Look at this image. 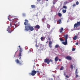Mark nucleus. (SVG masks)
Here are the masks:
<instances>
[{"instance_id": "17", "label": "nucleus", "mask_w": 80, "mask_h": 80, "mask_svg": "<svg viewBox=\"0 0 80 80\" xmlns=\"http://www.w3.org/2000/svg\"><path fill=\"white\" fill-rule=\"evenodd\" d=\"M73 39L74 40H76L77 39V36H75L73 38Z\"/></svg>"}, {"instance_id": "21", "label": "nucleus", "mask_w": 80, "mask_h": 80, "mask_svg": "<svg viewBox=\"0 0 80 80\" xmlns=\"http://www.w3.org/2000/svg\"><path fill=\"white\" fill-rule=\"evenodd\" d=\"M59 40H60L61 42H63V41H64V40L62 38H60Z\"/></svg>"}, {"instance_id": "7", "label": "nucleus", "mask_w": 80, "mask_h": 80, "mask_svg": "<svg viewBox=\"0 0 80 80\" xmlns=\"http://www.w3.org/2000/svg\"><path fill=\"white\" fill-rule=\"evenodd\" d=\"M10 27H12L14 29H15V28H17V26H16V25L15 24H14L12 25V23H10Z\"/></svg>"}, {"instance_id": "27", "label": "nucleus", "mask_w": 80, "mask_h": 80, "mask_svg": "<svg viewBox=\"0 0 80 80\" xmlns=\"http://www.w3.org/2000/svg\"><path fill=\"white\" fill-rule=\"evenodd\" d=\"M22 56V53L19 52V57H21Z\"/></svg>"}, {"instance_id": "43", "label": "nucleus", "mask_w": 80, "mask_h": 80, "mask_svg": "<svg viewBox=\"0 0 80 80\" xmlns=\"http://www.w3.org/2000/svg\"><path fill=\"white\" fill-rule=\"evenodd\" d=\"M59 62L61 61V59H59Z\"/></svg>"}, {"instance_id": "49", "label": "nucleus", "mask_w": 80, "mask_h": 80, "mask_svg": "<svg viewBox=\"0 0 80 80\" xmlns=\"http://www.w3.org/2000/svg\"><path fill=\"white\" fill-rule=\"evenodd\" d=\"M48 0H46V1H48Z\"/></svg>"}, {"instance_id": "19", "label": "nucleus", "mask_w": 80, "mask_h": 80, "mask_svg": "<svg viewBox=\"0 0 80 80\" xmlns=\"http://www.w3.org/2000/svg\"><path fill=\"white\" fill-rule=\"evenodd\" d=\"M62 12L63 13H65L66 12H67V10L66 9H63L62 10Z\"/></svg>"}, {"instance_id": "45", "label": "nucleus", "mask_w": 80, "mask_h": 80, "mask_svg": "<svg viewBox=\"0 0 80 80\" xmlns=\"http://www.w3.org/2000/svg\"><path fill=\"white\" fill-rule=\"evenodd\" d=\"M18 47H19V48H20V46H18Z\"/></svg>"}, {"instance_id": "3", "label": "nucleus", "mask_w": 80, "mask_h": 80, "mask_svg": "<svg viewBox=\"0 0 80 80\" xmlns=\"http://www.w3.org/2000/svg\"><path fill=\"white\" fill-rule=\"evenodd\" d=\"M44 62L45 63H46L47 64H49L50 62L53 63V60L51 59H50L49 58H46L44 60Z\"/></svg>"}, {"instance_id": "5", "label": "nucleus", "mask_w": 80, "mask_h": 80, "mask_svg": "<svg viewBox=\"0 0 80 80\" xmlns=\"http://www.w3.org/2000/svg\"><path fill=\"white\" fill-rule=\"evenodd\" d=\"M36 71L35 70H33L32 71V72H31L30 74L32 76H34L36 74Z\"/></svg>"}, {"instance_id": "28", "label": "nucleus", "mask_w": 80, "mask_h": 80, "mask_svg": "<svg viewBox=\"0 0 80 80\" xmlns=\"http://www.w3.org/2000/svg\"><path fill=\"white\" fill-rule=\"evenodd\" d=\"M63 70V67H62L60 69V70Z\"/></svg>"}, {"instance_id": "37", "label": "nucleus", "mask_w": 80, "mask_h": 80, "mask_svg": "<svg viewBox=\"0 0 80 80\" xmlns=\"http://www.w3.org/2000/svg\"><path fill=\"white\" fill-rule=\"evenodd\" d=\"M73 7H75L76 6V5L75 4H74L72 5Z\"/></svg>"}, {"instance_id": "36", "label": "nucleus", "mask_w": 80, "mask_h": 80, "mask_svg": "<svg viewBox=\"0 0 80 80\" xmlns=\"http://www.w3.org/2000/svg\"><path fill=\"white\" fill-rule=\"evenodd\" d=\"M22 16H23V17H25V13L22 14Z\"/></svg>"}, {"instance_id": "26", "label": "nucleus", "mask_w": 80, "mask_h": 80, "mask_svg": "<svg viewBox=\"0 0 80 80\" xmlns=\"http://www.w3.org/2000/svg\"><path fill=\"white\" fill-rule=\"evenodd\" d=\"M19 52H22V48H19Z\"/></svg>"}, {"instance_id": "14", "label": "nucleus", "mask_w": 80, "mask_h": 80, "mask_svg": "<svg viewBox=\"0 0 80 80\" xmlns=\"http://www.w3.org/2000/svg\"><path fill=\"white\" fill-rule=\"evenodd\" d=\"M63 28H61L60 30L59 31L60 33H62V31H63Z\"/></svg>"}, {"instance_id": "15", "label": "nucleus", "mask_w": 80, "mask_h": 80, "mask_svg": "<svg viewBox=\"0 0 80 80\" xmlns=\"http://www.w3.org/2000/svg\"><path fill=\"white\" fill-rule=\"evenodd\" d=\"M40 48L41 50H43V48H44V47H43V45H40Z\"/></svg>"}, {"instance_id": "11", "label": "nucleus", "mask_w": 80, "mask_h": 80, "mask_svg": "<svg viewBox=\"0 0 80 80\" xmlns=\"http://www.w3.org/2000/svg\"><path fill=\"white\" fill-rule=\"evenodd\" d=\"M52 42L50 41L49 42V47L50 48H52Z\"/></svg>"}, {"instance_id": "25", "label": "nucleus", "mask_w": 80, "mask_h": 80, "mask_svg": "<svg viewBox=\"0 0 80 80\" xmlns=\"http://www.w3.org/2000/svg\"><path fill=\"white\" fill-rule=\"evenodd\" d=\"M63 8H65V9H67V7L66 6H64L63 7Z\"/></svg>"}, {"instance_id": "4", "label": "nucleus", "mask_w": 80, "mask_h": 80, "mask_svg": "<svg viewBox=\"0 0 80 80\" xmlns=\"http://www.w3.org/2000/svg\"><path fill=\"white\" fill-rule=\"evenodd\" d=\"M25 22L24 23L25 25H27V27H28L29 25H30V24H28V20H25Z\"/></svg>"}, {"instance_id": "23", "label": "nucleus", "mask_w": 80, "mask_h": 80, "mask_svg": "<svg viewBox=\"0 0 80 80\" xmlns=\"http://www.w3.org/2000/svg\"><path fill=\"white\" fill-rule=\"evenodd\" d=\"M41 40L42 41H43V40H45V38H43V37H42L41 38Z\"/></svg>"}, {"instance_id": "44", "label": "nucleus", "mask_w": 80, "mask_h": 80, "mask_svg": "<svg viewBox=\"0 0 80 80\" xmlns=\"http://www.w3.org/2000/svg\"><path fill=\"white\" fill-rule=\"evenodd\" d=\"M19 59H20V58H21V57H19Z\"/></svg>"}, {"instance_id": "46", "label": "nucleus", "mask_w": 80, "mask_h": 80, "mask_svg": "<svg viewBox=\"0 0 80 80\" xmlns=\"http://www.w3.org/2000/svg\"><path fill=\"white\" fill-rule=\"evenodd\" d=\"M65 3H67V2H65Z\"/></svg>"}, {"instance_id": "22", "label": "nucleus", "mask_w": 80, "mask_h": 80, "mask_svg": "<svg viewBox=\"0 0 80 80\" xmlns=\"http://www.w3.org/2000/svg\"><path fill=\"white\" fill-rule=\"evenodd\" d=\"M58 16H59V17H62V14H61V13H58Z\"/></svg>"}, {"instance_id": "50", "label": "nucleus", "mask_w": 80, "mask_h": 80, "mask_svg": "<svg viewBox=\"0 0 80 80\" xmlns=\"http://www.w3.org/2000/svg\"><path fill=\"white\" fill-rule=\"evenodd\" d=\"M14 20H15V19H14Z\"/></svg>"}, {"instance_id": "10", "label": "nucleus", "mask_w": 80, "mask_h": 80, "mask_svg": "<svg viewBox=\"0 0 80 80\" xmlns=\"http://www.w3.org/2000/svg\"><path fill=\"white\" fill-rule=\"evenodd\" d=\"M78 70V69H76V71L75 72V74L76 75V78H77L78 77V75H77L78 74V72H77Z\"/></svg>"}, {"instance_id": "47", "label": "nucleus", "mask_w": 80, "mask_h": 80, "mask_svg": "<svg viewBox=\"0 0 80 80\" xmlns=\"http://www.w3.org/2000/svg\"><path fill=\"white\" fill-rule=\"evenodd\" d=\"M46 43H48V41H47V42H46Z\"/></svg>"}, {"instance_id": "41", "label": "nucleus", "mask_w": 80, "mask_h": 80, "mask_svg": "<svg viewBox=\"0 0 80 80\" xmlns=\"http://www.w3.org/2000/svg\"><path fill=\"white\" fill-rule=\"evenodd\" d=\"M53 2H57V0H53Z\"/></svg>"}, {"instance_id": "8", "label": "nucleus", "mask_w": 80, "mask_h": 80, "mask_svg": "<svg viewBox=\"0 0 80 80\" xmlns=\"http://www.w3.org/2000/svg\"><path fill=\"white\" fill-rule=\"evenodd\" d=\"M66 58L67 59V60H72V57H71L70 56H67L66 57Z\"/></svg>"}, {"instance_id": "18", "label": "nucleus", "mask_w": 80, "mask_h": 80, "mask_svg": "<svg viewBox=\"0 0 80 80\" xmlns=\"http://www.w3.org/2000/svg\"><path fill=\"white\" fill-rule=\"evenodd\" d=\"M57 22L59 24H60V23H62V20H61V19H59V20H58L57 21Z\"/></svg>"}, {"instance_id": "13", "label": "nucleus", "mask_w": 80, "mask_h": 80, "mask_svg": "<svg viewBox=\"0 0 80 80\" xmlns=\"http://www.w3.org/2000/svg\"><path fill=\"white\" fill-rule=\"evenodd\" d=\"M58 60V57H56L55 58V62H57Z\"/></svg>"}, {"instance_id": "48", "label": "nucleus", "mask_w": 80, "mask_h": 80, "mask_svg": "<svg viewBox=\"0 0 80 80\" xmlns=\"http://www.w3.org/2000/svg\"><path fill=\"white\" fill-rule=\"evenodd\" d=\"M77 30H79V29H77Z\"/></svg>"}, {"instance_id": "6", "label": "nucleus", "mask_w": 80, "mask_h": 80, "mask_svg": "<svg viewBox=\"0 0 80 80\" xmlns=\"http://www.w3.org/2000/svg\"><path fill=\"white\" fill-rule=\"evenodd\" d=\"M7 30L8 32L9 33H11L12 32H13V31H12V29H11V28H10V26L8 27V28L7 29Z\"/></svg>"}, {"instance_id": "1", "label": "nucleus", "mask_w": 80, "mask_h": 80, "mask_svg": "<svg viewBox=\"0 0 80 80\" xmlns=\"http://www.w3.org/2000/svg\"><path fill=\"white\" fill-rule=\"evenodd\" d=\"M31 25L30 24H29L28 26L25 27V30L26 31H28L30 30L31 31H33L34 30L33 27L32 26H31Z\"/></svg>"}, {"instance_id": "34", "label": "nucleus", "mask_w": 80, "mask_h": 80, "mask_svg": "<svg viewBox=\"0 0 80 80\" xmlns=\"http://www.w3.org/2000/svg\"><path fill=\"white\" fill-rule=\"evenodd\" d=\"M56 2H57V1L56 2H53V5H55V4Z\"/></svg>"}, {"instance_id": "35", "label": "nucleus", "mask_w": 80, "mask_h": 80, "mask_svg": "<svg viewBox=\"0 0 80 80\" xmlns=\"http://www.w3.org/2000/svg\"><path fill=\"white\" fill-rule=\"evenodd\" d=\"M36 73H39V71L38 70V71H36Z\"/></svg>"}, {"instance_id": "20", "label": "nucleus", "mask_w": 80, "mask_h": 80, "mask_svg": "<svg viewBox=\"0 0 80 80\" xmlns=\"http://www.w3.org/2000/svg\"><path fill=\"white\" fill-rule=\"evenodd\" d=\"M55 48H59L60 46L58 45L57 44L55 45Z\"/></svg>"}, {"instance_id": "24", "label": "nucleus", "mask_w": 80, "mask_h": 80, "mask_svg": "<svg viewBox=\"0 0 80 80\" xmlns=\"http://www.w3.org/2000/svg\"><path fill=\"white\" fill-rule=\"evenodd\" d=\"M47 28H50V25L48 24H47Z\"/></svg>"}, {"instance_id": "39", "label": "nucleus", "mask_w": 80, "mask_h": 80, "mask_svg": "<svg viewBox=\"0 0 80 80\" xmlns=\"http://www.w3.org/2000/svg\"><path fill=\"white\" fill-rule=\"evenodd\" d=\"M48 38L49 40H51L50 38H49V37H48Z\"/></svg>"}, {"instance_id": "40", "label": "nucleus", "mask_w": 80, "mask_h": 80, "mask_svg": "<svg viewBox=\"0 0 80 80\" xmlns=\"http://www.w3.org/2000/svg\"><path fill=\"white\" fill-rule=\"evenodd\" d=\"M78 42H77L76 43V45H78Z\"/></svg>"}, {"instance_id": "32", "label": "nucleus", "mask_w": 80, "mask_h": 80, "mask_svg": "<svg viewBox=\"0 0 80 80\" xmlns=\"http://www.w3.org/2000/svg\"><path fill=\"white\" fill-rule=\"evenodd\" d=\"M10 16V15L9 16H8V19L10 21H11V20H10V19L9 18V17Z\"/></svg>"}, {"instance_id": "30", "label": "nucleus", "mask_w": 80, "mask_h": 80, "mask_svg": "<svg viewBox=\"0 0 80 80\" xmlns=\"http://www.w3.org/2000/svg\"><path fill=\"white\" fill-rule=\"evenodd\" d=\"M71 70H72L73 69V65H71Z\"/></svg>"}, {"instance_id": "2", "label": "nucleus", "mask_w": 80, "mask_h": 80, "mask_svg": "<svg viewBox=\"0 0 80 80\" xmlns=\"http://www.w3.org/2000/svg\"><path fill=\"white\" fill-rule=\"evenodd\" d=\"M68 34H66V35H64V37L65 38V42H62V43H63L64 45H67V39H68Z\"/></svg>"}, {"instance_id": "16", "label": "nucleus", "mask_w": 80, "mask_h": 80, "mask_svg": "<svg viewBox=\"0 0 80 80\" xmlns=\"http://www.w3.org/2000/svg\"><path fill=\"white\" fill-rule=\"evenodd\" d=\"M31 8H36V7H35V5H32L31 6Z\"/></svg>"}, {"instance_id": "31", "label": "nucleus", "mask_w": 80, "mask_h": 80, "mask_svg": "<svg viewBox=\"0 0 80 80\" xmlns=\"http://www.w3.org/2000/svg\"><path fill=\"white\" fill-rule=\"evenodd\" d=\"M36 44L35 45V47H39V46L38 45H37V42H36Z\"/></svg>"}, {"instance_id": "33", "label": "nucleus", "mask_w": 80, "mask_h": 80, "mask_svg": "<svg viewBox=\"0 0 80 80\" xmlns=\"http://www.w3.org/2000/svg\"><path fill=\"white\" fill-rule=\"evenodd\" d=\"M75 48H72V51H75Z\"/></svg>"}, {"instance_id": "29", "label": "nucleus", "mask_w": 80, "mask_h": 80, "mask_svg": "<svg viewBox=\"0 0 80 80\" xmlns=\"http://www.w3.org/2000/svg\"><path fill=\"white\" fill-rule=\"evenodd\" d=\"M76 5H78V4H79V3L78 2V1L76 2Z\"/></svg>"}, {"instance_id": "9", "label": "nucleus", "mask_w": 80, "mask_h": 80, "mask_svg": "<svg viewBox=\"0 0 80 80\" xmlns=\"http://www.w3.org/2000/svg\"><path fill=\"white\" fill-rule=\"evenodd\" d=\"M15 62H16L17 63H18L19 65H22V63L20 62V61L18 59H17L16 60H15Z\"/></svg>"}, {"instance_id": "42", "label": "nucleus", "mask_w": 80, "mask_h": 80, "mask_svg": "<svg viewBox=\"0 0 80 80\" xmlns=\"http://www.w3.org/2000/svg\"><path fill=\"white\" fill-rule=\"evenodd\" d=\"M38 2H40V1H41V0H37Z\"/></svg>"}, {"instance_id": "12", "label": "nucleus", "mask_w": 80, "mask_h": 80, "mask_svg": "<svg viewBox=\"0 0 80 80\" xmlns=\"http://www.w3.org/2000/svg\"><path fill=\"white\" fill-rule=\"evenodd\" d=\"M35 28H37V29H40V26L39 25H36L35 27Z\"/></svg>"}, {"instance_id": "38", "label": "nucleus", "mask_w": 80, "mask_h": 80, "mask_svg": "<svg viewBox=\"0 0 80 80\" xmlns=\"http://www.w3.org/2000/svg\"><path fill=\"white\" fill-rule=\"evenodd\" d=\"M66 78H69V77H68V75H66Z\"/></svg>"}]
</instances>
